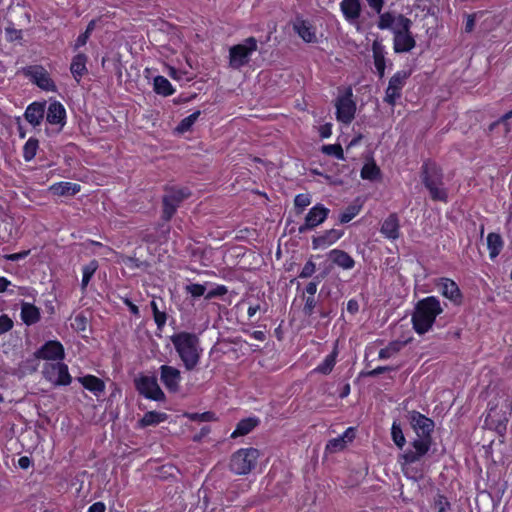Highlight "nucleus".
Listing matches in <instances>:
<instances>
[{
  "label": "nucleus",
  "instance_id": "1",
  "mask_svg": "<svg viewBox=\"0 0 512 512\" xmlns=\"http://www.w3.org/2000/svg\"><path fill=\"white\" fill-rule=\"evenodd\" d=\"M443 309L439 300L434 296H429L420 300L412 315V324L414 330L423 335L433 326L436 317L442 313Z\"/></svg>",
  "mask_w": 512,
  "mask_h": 512
},
{
  "label": "nucleus",
  "instance_id": "2",
  "mask_svg": "<svg viewBox=\"0 0 512 512\" xmlns=\"http://www.w3.org/2000/svg\"><path fill=\"white\" fill-rule=\"evenodd\" d=\"M180 359L187 370H193L200 359L199 339L193 333L180 332L171 336Z\"/></svg>",
  "mask_w": 512,
  "mask_h": 512
},
{
  "label": "nucleus",
  "instance_id": "3",
  "mask_svg": "<svg viewBox=\"0 0 512 512\" xmlns=\"http://www.w3.org/2000/svg\"><path fill=\"white\" fill-rule=\"evenodd\" d=\"M421 179L432 200L447 202L448 192L444 187L443 173L437 165L425 163L422 166Z\"/></svg>",
  "mask_w": 512,
  "mask_h": 512
},
{
  "label": "nucleus",
  "instance_id": "4",
  "mask_svg": "<svg viewBox=\"0 0 512 512\" xmlns=\"http://www.w3.org/2000/svg\"><path fill=\"white\" fill-rule=\"evenodd\" d=\"M257 48L258 41L254 37H248L242 43L230 47L229 66L238 70L247 65L250 61V56Z\"/></svg>",
  "mask_w": 512,
  "mask_h": 512
},
{
  "label": "nucleus",
  "instance_id": "5",
  "mask_svg": "<svg viewBox=\"0 0 512 512\" xmlns=\"http://www.w3.org/2000/svg\"><path fill=\"white\" fill-rule=\"evenodd\" d=\"M191 195L188 188L185 187H169L165 189L163 195V211L162 219L169 221L175 214L179 205Z\"/></svg>",
  "mask_w": 512,
  "mask_h": 512
},
{
  "label": "nucleus",
  "instance_id": "6",
  "mask_svg": "<svg viewBox=\"0 0 512 512\" xmlns=\"http://www.w3.org/2000/svg\"><path fill=\"white\" fill-rule=\"evenodd\" d=\"M258 457L257 449H240L231 456L230 470L237 475L248 474L255 467Z\"/></svg>",
  "mask_w": 512,
  "mask_h": 512
},
{
  "label": "nucleus",
  "instance_id": "7",
  "mask_svg": "<svg viewBox=\"0 0 512 512\" xmlns=\"http://www.w3.org/2000/svg\"><path fill=\"white\" fill-rule=\"evenodd\" d=\"M400 21L401 27L393 33L395 53L409 52L416 46V40L411 32L412 21L409 18H401Z\"/></svg>",
  "mask_w": 512,
  "mask_h": 512
},
{
  "label": "nucleus",
  "instance_id": "8",
  "mask_svg": "<svg viewBox=\"0 0 512 512\" xmlns=\"http://www.w3.org/2000/svg\"><path fill=\"white\" fill-rule=\"evenodd\" d=\"M42 373L45 379L55 386H66L72 381L68 366L62 362L46 363Z\"/></svg>",
  "mask_w": 512,
  "mask_h": 512
},
{
  "label": "nucleus",
  "instance_id": "9",
  "mask_svg": "<svg viewBox=\"0 0 512 512\" xmlns=\"http://www.w3.org/2000/svg\"><path fill=\"white\" fill-rule=\"evenodd\" d=\"M352 89L348 88L342 96L336 100V118L339 122L350 124L356 112V104L352 99Z\"/></svg>",
  "mask_w": 512,
  "mask_h": 512
},
{
  "label": "nucleus",
  "instance_id": "10",
  "mask_svg": "<svg viewBox=\"0 0 512 512\" xmlns=\"http://www.w3.org/2000/svg\"><path fill=\"white\" fill-rule=\"evenodd\" d=\"M432 437L417 436L411 442V448L407 449L402 455L403 464H412L421 460L430 450Z\"/></svg>",
  "mask_w": 512,
  "mask_h": 512
},
{
  "label": "nucleus",
  "instance_id": "11",
  "mask_svg": "<svg viewBox=\"0 0 512 512\" xmlns=\"http://www.w3.org/2000/svg\"><path fill=\"white\" fill-rule=\"evenodd\" d=\"M409 75L410 74L406 71H398L390 78L384 97L386 103L391 106L395 105L396 100L401 97V90Z\"/></svg>",
  "mask_w": 512,
  "mask_h": 512
},
{
  "label": "nucleus",
  "instance_id": "12",
  "mask_svg": "<svg viewBox=\"0 0 512 512\" xmlns=\"http://www.w3.org/2000/svg\"><path fill=\"white\" fill-rule=\"evenodd\" d=\"M136 388L146 398L161 401L165 395L158 385L155 377L142 376L136 380Z\"/></svg>",
  "mask_w": 512,
  "mask_h": 512
},
{
  "label": "nucleus",
  "instance_id": "13",
  "mask_svg": "<svg viewBox=\"0 0 512 512\" xmlns=\"http://www.w3.org/2000/svg\"><path fill=\"white\" fill-rule=\"evenodd\" d=\"M330 210L322 204L312 207L307 213L304 223L299 226V233H305L322 224L328 217Z\"/></svg>",
  "mask_w": 512,
  "mask_h": 512
},
{
  "label": "nucleus",
  "instance_id": "14",
  "mask_svg": "<svg viewBox=\"0 0 512 512\" xmlns=\"http://www.w3.org/2000/svg\"><path fill=\"white\" fill-rule=\"evenodd\" d=\"M407 419L417 436L432 437L431 433L434 429V422L430 418L413 410L407 413Z\"/></svg>",
  "mask_w": 512,
  "mask_h": 512
},
{
  "label": "nucleus",
  "instance_id": "15",
  "mask_svg": "<svg viewBox=\"0 0 512 512\" xmlns=\"http://www.w3.org/2000/svg\"><path fill=\"white\" fill-rule=\"evenodd\" d=\"M25 74L43 90H53L55 88L53 81L47 71L41 66H30L25 69Z\"/></svg>",
  "mask_w": 512,
  "mask_h": 512
},
{
  "label": "nucleus",
  "instance_id": "16",
  "mask_svg": "<svg viewBox=\"0 0 512 512\" xmlns=\"http://www.w3.org/2000/svg\"><path fill=\"white\" fill-rule=\"evenodd\" d=\"M35 356L46 360H62L64 358V348L58 341H49L35 353Z\"/></svg>",
  "mask_w": 512,
  "mask_h": 512
},
{
  "label": "nucleus",
  "instance_id": "17",
  "mask_svg": "<svg viewBox=\"0 0 512 512\" xmlns=\"http://www.w3.org/2000/svg\"><path fill=\"white\" fill-rule=\"evenodd\" d=\"M161 376L160 379L164 386L172 392H176L179 389V383L181 380L180 371L175 367L162 365L160 367Z\"/></svg>",
  "mask_w": 512,
  "mask_h": 512
},
{
  "label": "nucleus",
  "instance_id": "18",
  "mask_svg": "<svg viewBox=\"0 0 512 512\" xmlns=\"http://www.w3.org/2000/svg\"><path fill=\"white\" fill-rule=\"evenodd\" d=\"M293 29L305 42H316V31L310 22L298 17L293 22Z\"/></svg>",
  "mask_w": 512,
  "mask_h": 512
},
{
  "label": "nucleus",
  "instance_id": "19",
  "mask_svg": "<svg viewBox=\"0 0 512 512\" xmlns=\"http://www.w3.org/2000/svg\"><path fill=\"white\" fill-rule=\"evenodd\" d=\"M378 22L377 27L380 30H390L392 33H394L397 28L401 27L400 19L401 18H407L403 14H395L393 12H385L378 14Z\"/></svg>",
  "mask_w": 512,
  "mask_h": 512
},
{
  "label": "nucleus",
  "instance_id": "20",
  "mask_svg": "<svg viewBox=\"0 0 512 512\" xmlns=\"http://www.w3.org/2000/svg\"><path fill=\"white\" fill-rule=\"evenodd\" d=\"M439 289L442 295L455 304H460L462 300V294L458 285L451 279L442 278L439 283Z\"/></svg>",
  "mask_w": 512,
  "mask_h": 512
},
{
  "label": "nucleus",
  "instance_id": "21",
  "mask_svg": "<svg viewBox=\"0 0 512 512\" xmlns=\"http://www.w3.org/2000/svg\"><path fill=\"white\" fill-rule=\"evenodd\" d=\"M46 112V120L52 125H60L61 127L65 124L66 111L64 106L57 101L49 104Z\"/></svg>",
  "mask_w": 512,
  "mask_h": 512
},
{
  "label": "nucleus",
  "instance_id": "22",
  "mask_svg": "<svg viewBox=\"0 0 512 512\" xmlns=\"http://www.w3.org/2000/svg\"><path fill=\"white\" fill-rule=\"evenodd\" d=\"M399 218L395 213L390 214L382 223L380 232L388 239L395 240L400 236Z\"/></svg>",
  "mask_w": 512,
  "mask_h": 512
},
{
  "label": "nucleus",
  "instance_id": "23",
  "mask_svg": "<svg viewBox=\"0 0 512 512\" xmlns=\"http://www.w3.org/2000/svg\"><path fill=\"white\" fill-rule=\"evenodd\" d=\"M46 104L43 102H34L30 104L25 111L26 120L33 126H38L45 115Z\"/></svg>",
  "mask_w": 512,
  "mask_h": 512
},
{
  "label": "nucleus",
  "instance_id": "24",
  "mask_svg": "<svg viewBox=\"0 0 512 512\" xmlns=\"http://www.w3.org/2000/svg\"><path fill=\"white\" fill-rule=\"evenodd\" d=\"M341 11L349 22L356 21L361 14L360 0H342L340 3Z\"/></svg>",
  "mask_w": 512,
  "mask_h": 512
},
{
  "label": "nucleus",
  "instance_id": "25",
  "mask_svg": "<svg viewBox=\"0 0 512 512\" xmlns=\"http://www.w3.org/2000/svg\"><path fill=\"white\" fill-rule=\"evenodd\" d=\"M342 235H343V233L340 230H337V229L327 230L323 235L313 238V240H312L313 247H314V249H317L320 247H325V246L331 245L334 242H336L338 239H340Z\"/></svg>",
  "mask_w": 512,
  "mask_h": 512
},
{
  "label": "nucleus",
  "instance_id": "26",
  "mask_svg": "<svg viewBox=\"0 0 512 512\" xmlns=\"http://www.w3.org/2000/svg\"><path fill=\"white\" fill-rule=\"evenodd\" d=\"M87 60V56L82 53L77 54L72 59L70 71L77 82H79L81 77L87 73Z\"/></svg>",
  "mask_w": 512,
  "mask_h": 512
},
{
  "label": "nucleus",
  "instance_id": "27",
  "mask_svg": "<svg viewBox=\"0 0 512 512\" xmlns=\"http://www.w3.org/2000/svg\"><path fill=\"white\" fill-rule=\"evenodd\" d=\"M332 262L343 269H352L355 265L353 258L345 251L334 249L329 253Z\"/></svg>",
  "mask_w": 512,
  "mask_h": 512
},
{
  "label": "nucleus",
  "instance_id": "28",
  "mask_svg": "<svg viewBox=\"0 0 512 512\" xmlns=\"http://www.w3.org/2000/svg\"><path fill=\"white\" fill-rule=\"evenodd\" d=\"M372 52L374 65L378 71L379 77L382 78L385 73V52L383 45L375 40L372 44Z\"/></svg>",
  "mask_w": 512,
  "mask_h": 512
},
{
  "label": "nucleus",
  "instance_id": "29",
  "mask_svg": "<svg viewBox=\"0 0 512 512\" xmlns=\"http://www.w3.org/2000/svg\"><path fill=\"white\" fill-rule=\"evenodd\" d=\"M21 319L26 325H32L39 321V309L30 303L24 302L21 306Z\"/></svg>",
  "mask_w": 512,
  "mask_h": 512
},
{
  "label": "nucleus",
  "instance_id": "30",
  "mask_svg": "<svg viewBox=\"0 0 512 512\" xmlns=\"http://www.w3.org/2000/svg\"><path fill=\"white\" fill-rule=\"evenodd\" d=\"M50 191L58 196H73L80 191V185L71 182H59L52 185Z\"/></svg>",
  "mask_w": 512,
  "mask_h": 512
},
{
  "label": "nucleus",
  "instance_id": "31",
  "mask_svg": "<svg viewBox=\"0 0 512 512\" xmlns=\"http://www.w3.org/2000/svg\"><path fill=\"white\" fill-rule=\"evenodd\" d=\"M81 384L95 395L102 393L105 389L104 382L96 376L87 375L79 378Z\"/></svg>",
  "mask_w": 512,
  "mask_h": 512
},
{
  "label": "nucleus",
  "instance_id": "32",
  "mask_svg": "<svg viewBox=\"0 0 512 512\" xmlns=\"http://www.w3.org/2000/svg\"><path fill=\"white\" fill-rule=\"evenodd\" d=\"M259 423V420L256 418H247L241 420L238 424L234 432L231 434V438H236L238 436H244L251 432Z\"/></svg>",
  "mask_w": 512,
  "mask_h": 512
},
{
  "label": "nucleus",
  "instance_id": "33",
  "mask_svg": "<svg viewBox=\"0 0 512 512\" xmlns=\"http://www.w3.org/2000/svg\"><path fill=\"white\" fill-rule=\"evenodd\" d=\"M487 246L490 258L493 259L499 255L503 247V241L499 234L489 233L487 236Z\"/></svg>",
  "mask_w": 512,
  "mask_h": 512
},
{
  "label": "nucleus",
  "instance_id": "34",
  "mask_svg": "<svg viewBox=\"0 0 512 512\" xmlns=\"http://www.w3.org/2000/svg\"><path fill=\"white\" fill-rule=\"evenodd\" d=\"M154 91L157 94L163 95V96H169L174 93V89L169 82L168 79H166L163 76H156L153 81Z\"/></svg>",
  "mask_w": 512,
  "mask_h": 512
},
{
  "label": "nucleus",
  "instance_id": "35",
  "mask_svg": "<svg viewBox=\"0 0 512 512\" xmlns=\"http://www.w3.org/2000/svg\"><path fill=\"white\" fill-rule=\"evenodd\" d=\"M167 419V414L157 412V411H149L146 412L143 418L139 421L141 427L157 425Z\"/></svg>",
  "mask_w": 512,
  "mask_h": 512
},
{
  "label": "nucleus",
  "instance_id": "36",
  "mask_svg": "<svg viewBox=\"0 0 512 512\" xmlns=\"http://www.w3.org/2000/svg\"><path fill=\"white\" fill-rule=\"evenodd\" d=\"M408 343V340L406 341H392L390 342L385 348H382L379 351V359H388L392 357L393 355L397 354L406 344Z\"/></svg>",
  "mask_w": 512,
  "mask_h": 512
},
{
  "label": "nucleus",
  "instance_id": "37",
  "mask_svg": "<svg viewBox=\"0 0 512 512\" xmlns=\"http://www.w3.org/2000/svg\"><path fill=\"white\" fill-rule=\"evenodd\" d=\"M336 357H337V350L335 348L332 351V353H330L328 356H326L324 361L320 365L317 366V368L315 369V372H318V373H321L324 375L329 374L333 370V367L335 366Z\"/></svg>",
  "mask_w": 512,
  "mask_h": 512
},
{
  "label": "nucleus",
  "instance_id": "38",
  "mask_svg": "<svg viewBox=\"0 0 512 512\" xmlns=\"http://www.w3.org/2000/svg\"><path fill=\"white\" fill-rule=\"evenodd\" d=\"M380 168L374 161L366 163L361 169V177L367 180H376L380 177Z\"/></svg>",
  "mask_w": 512,
  "mask_h": 512
},
{
  "label": "nucleus",
  "instance_id": "39",
  "mask_svg": "<svg viewBox=\"0 0 512 512\" xmlns=\"http://www.w3.org/2000/svg\"><path fill=\"white\" fill-rule=\"evenodd\" d=\"M391 436L396 446L402 449L406 443V439L399 423L393 422L391 427Z\"/></svg>",
  "mask_w": 512,
  "mask_h": 512
},
{
  "label": "nucleus",
  "instance_id": "40",
  "mask_svg": "<svg viewBox=\"0 0 512 512\" xmlns=\"http://www.w3.org/2000/svg\"><path fill=\"white\" fill-rule=\"evenodd\" d=\"M38 149V140L35 138H30L24 145L23 148V157L26 161L32 160Z\"/></svg>",
  "mask_w": 512,
  "mask_h": 512
},
{
  "label": "nucleus",
  "instance_id": "41",
  "mask_svg": "<svg viewBox=\"0 0 512 512\" xmlns=\"http://www.w3.org/2000/svg\"><path fill=\"white\" fill-rule=\"evenodd\" d=\"M200 114H201L200 111H195L191 115L182 119L181 122L177 126V131L181 132V133L189 131L190 128L193 126V124L198 119V117L200 116Z\"/></svg>",
  "mask_w": 512,
  "mask_h": 512
},
{
  "label": "nucleus",
  "instance_id": "42",
  "mask_svg": "<svg viewBox=\"0 0 512 512\" xmlns=\"http://www.w3.org/2000/svg\"><path fill=\"white\" fill-rule=\"evenodd\" d=\"M347 445V440H343V437L338 436L337 438L331 439L326 445V452L336 453L342 451Z\"/></svg>",
  "mask_w": 512,
  "mask_h": 512
},
{
  "label": "nucleus",
  "instance_id": "43",
  "mask_svg": "<svg viewBox=\"0 0 512 512\" xmlns=\"http://www.w3.org/2000/svg\"><path fill=\"white\" fill-rule=\"evenodd\" d=\"M97 268L98 264L96 261H91L88 265L83 267V277L81 283L82 289L86 288Z\"/></svg>",
  "mask_w": 512,
  "mask_h": 512
},
{
  "label": "nucleus",
  "instance_id": "44",
  "mask_svg": "<svg viewBox=\"0 0 512 512\" xmlns=\"http://www.w3.org/2000/svg\"><path fill=\"white\" fill-rule=\"evenodd\" d=\"M322 152L329 156H334L337 159L344 160L343 149L340 144L323 145Z\"/></svg>",
  "mask_w": 512,
  "mask_h": 512
},
{
  "label": "nucleus",
  "instance_id": "45",
  "mask_svg": "<svg viewBox=\"0 0 512 512\" xmlns=\"http://www.w3.org/2000/svg\"><path fill=\"white\" fill-rule=\"evenodd\" d=\"M311 204V196L309 194H298L294 199V206L297 213L300 214Z\"/></svg>",
  "mask_w": 512,
  "mask_h": 512
},
{
  "label": "nucleus",
  "instance_id": "46",
  "mask_svg": "<svg viewBox=\"0 0 512 512\" xmlns=\"http://www.w3.org/2000/svg\"><path fill=\"white\" fill-rule=\"evenodd\" d=\"M88 319L83 313L77 314L71 323L72 328L78 332H84L87 329Z\"/></svg>",
  "mask_w": 512,
  "mask_h": 512
},
{
  "label": "nucleus",
  "instance_id": "47",
  "mask_svg": "<svg viewBox=\"0 0 512 512\" xmlns=\"http://www.w3.org/2000/svg\"><path fill=\"white\" fill-rule=\"evenodd\" d=\"M95 27V21L91 20L84 33L80 34L76 40L75 43V49H78L81 46H84L87 43V40L91 34V32L94 30Z\"/></svg>",
  "mask_w": 512,
  "mask_h": 512
},
{
  "label": "nucleus",
  "instance_id": "48",
  "mask_svg": "<svg viewBox=\"0 0 512 512\" xmlns=\"http://www.w3.org/2000/svg\"><path fill=\"white\" fill-rule=\"evenodd\" d=\"M5 35L8 41H20L23 38L22 30L16 29L13 26H8L5 28Z\"/></svg>",
  "mask_w": 512,
  "mask_h": 512
},
{
  "label": "nucleus",
  "instance_id": "49",
  "mask_svg": "<svg viewBox=\"0 0 512 512\" xmlns=\"http://www.w3.org/2000/svg\"><path fill=\"white\" fill-rule=\"evenodd\" d=\"M316 271V264L309 260L303 266L301 272L299 273V278L306 279L311 277Z\"/></svg>",
  "mask_w": 512,
  "mask_h": 512
},
{
  "label": "nucleus",
  "instance_id": "50",
  "mask_svg": "<svg viewBox=\"0 0 512 512\" xmlns=\"http://www.w3.org/2000/svg\"><path fill=\"white\" fill-rule=\"evenodd\" d=\"M187 293L191 294L193 297H200L205 294L206 287L202 284H189L186 286Z\"/></svg>",
  "mask_w": 512,
  "mask_h": 512
},
{
  "label": "nucleus",
  "instance_id": "51",
  "mask_svg": "<svg viewBox=\"0 0 512 512\" xmlns=\"http://www.w3.org/2000/svg\"><path fill=\"white\" fill-rule=\"evenodd\" d=\"M325 278V274L317 275L314 277L312 281H310L305 288V292L308 295L314 296L317 291V286L321 282L322 279Z\"/></svg>",
  "mask_w": 512,
  "mask_h": 512
},
{
  "label": "nucleus",
  "instance_id": "52",
  "mask_svg": "<svg viewBox=\"0 0 512 512\" xmlns=\"http://www.w3.org/2000/svg\"><path fill=\"white\" fill-rule=\"evenodd\" d=\"M435 509L437 512H448L450 510V502L443 495H438L435 500Z\"/></svg>",
  "mask_w": 512,
  "mask_h": 512
},
{
  "label": "nucleus",
  "instance_id": "53",
  "mask_svg": "<svg viewBox=\"0 0 512 512\" xmlns=\"http://www.w3.org/2000/svg\"><path fill=\"white\" fill-rule=\"evenodd\" d=\"M358 211L359 210L356 207H348L343 213L340 214V223H348L358 214Z\"/></svg>",
  "mask_w": 512,
  "mask_h": 512
},
{
  "label": "nucleus",
  "instance_id": "54",
  "mask_svg": "<svg viewBox=\"0 0 512 512\" xmlns=\"http://www.w3.org/2000/svg\"><path fill=\"white\" fill-rule=\"evenodd\" d=\"M316 307V300L314 296L308 295L305 298V304L303 307V312L307 316H311L314 313V309Z\"/></svg>",
  "mask_w": 512,
  "mask_h": 512
},
{
  "label": "nucleus",
  "instance_id": "55",
  "mask_svg": "<svg viewBox=\"0 0 512 512\" xmlns=\"http://www.w3.org/2000/svg\"><path fill=\"white\" fill-rule=\"evenodd\" d=\"M13 327V321L7 315L0 316V335L8 332Z\"/></svg>",
  "mask_w": 512,
  "mask_h": 512
},
{
  "label": "nucleus",
  "instance_id": "56",
  "mask_svg": "<svg viewBox=\"0 0 512 512\" xmlns=\"http://www.w3.org/2000/svg\"><path fill=\"white\" fill-rule=\"evenodd\" d=\"M228 292V289L224 285H218L216 288L210 290L206 295V299H212L215 297H220L225 295Z\"/></svg>",
  "mask_w": 512,
  "mask_h": 512
},
{
  "label": "nucleus",
  "instance_id": "57",
  "mask_svg": "<svg viewBox=\"0 0 512 512\" xmlns=\"http://www.w3.org/2000/svg\"><path fill=\"white\" fill-rule=\"evenodd\" d=\"M190 418L194 421H204L209 422L216 419L215 414L213 412H204V413H195L190 416Z\"/></svg>",
  "mask_w": 512,
  "mask_h": 512
},
{
  "label": "nucleus",
  "instance_id": "58",
  "mask_svg": "<svg viewBox=\"0 0 512 512\" xmlns=\"http://www.w3.org/2000/svg\"><path fill=\"white\" fill-rule=\"evenodd\" d=\"M369 7L375 11L377 14H380L382 12V9L385 4V0H366Z\"/></svg>",
  "mask_w": 512,
  "mask_h": 512
},
{
  "label": "nucleus",
  "instance_id": "59",
  "mask_svg": "<svg viewBox=\"0 0 512 512\" xmlns=\"http://www.w3.org/2000/svg\"><path fill=\"white\" fill-rule=\"evenodd\" d=\"M396 368L394 367H391V366H379L369 372H367V376L369 377H376L384 372H387V371H394Z\"/></svg>",
  "mask_w": 512,
  "mask_h": 512
},
{
  "label": "nucleus",
  "instance_id": "60",
  "mask_svg": "<svg viewBox=\"0 0 512 512\" xmlns=\"http://www.w3.org/2000/svg\"><path fill=\"white\" fill-rule=\"evenodd\" d=\"M155 323L159 329H161L167 320V315L164 311H158L155 314H153Z\"/></svg>",
  "mask_w": 512,
  "mask_h": 512
},
{
  "label": "nucleus",
  "instance_id": "61",
  "mask_svg": "<svg viewBox=\"0 0 512 512\" xmlns=\"http://www.w3.org/2000/svg\"><path fill=\"white\" fill-rule=\"evenodd\" d=\"M476 16H477L476 13L467 15V20H466V24H465V32L470 33L473 31L474 26H475Z\"/></svg>",
  "mask_w": 512,
  "mask_h": 512
},
{
  "label": "nucleus",
  "instance_id": "62",
  "mask_svg": "<svg viewBox=\"0 0 512 512\" xmlns=\"http://www.w3.org/2000/svg\"><path fill=\"white\" fill-rule=\"evenodd\" d=\"M319 133H320L321 138L330 137L332 134V125L330 123H326V124L322 125L319 128Z\"/></svg>",
  "mask_w": 512,
  "mask_h": 512
},
{
  "label": "nucleus",
  "instance_id": "63",
  "mask_svg": "<svg viewBox=\"0 0 512 512\" xmlns=\"http://www.w3.org/2000/svg\"><path fill=\"white\" fill-rule=\"evenodd\" d=\"M125 263L129 267H132V268H141L142 266H146L147 265L145 262H142L139 259L134 258V257H129Z\"/></svg>",
  "mask_w": 512,
  "mask_h": 512
},
{
  "label": "nucleus",
  "instance_id": "64",
  "mask_svg": "<svg viewBox=\"0 0 512 512\" xmlns=\"http://www.w3.org/2000/svg\"><path fill=\"white\" fill-rule=\"evenodd\" d=\"M105 509L104 503L96 502L89 507L88 512H105Z\"/></svg>",
  "mask_w": 512,
  "mask_h": 512
}]
</instances>
